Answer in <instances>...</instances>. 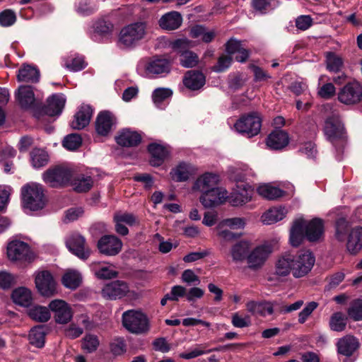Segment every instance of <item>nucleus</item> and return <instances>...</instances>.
Masks as SVG:
<instances>
[{"label": "nucleus", "instance_id": "obj_1", "mask_svg": "<svg viewBox=\"0 0 362 362\" xmlns=\"http://www.w3.org/2000/svg\"><path fill=\"white\" fill-rule=\"evenodd\" d=\"M324 133L327 139L332 144L337 151L341 153L346 142V132L339 115L334 114L326 119Z\"/></svg>", "mask_w": 362, "mask_h": 362}, {"label": "nucleus", "instance_id": "obj_2", "mask_svg": "<svg viewBox=\"0 0 362 362\" xmlns=\"http://www.w3.org/2000/svg\"><path fill=\"white\" fill-rule=\"evenodd\" d=\"M146 34V24L135 22L123 27L119 34L117 45L122 49L135 47Z\"/></svg>", "mask_w": 362, "mask_h": 362}, {"label": "nucleus", "instance_id": "obj_3", "mask_svg": "<svg viewBox=\"0 0 362 362\" xmlns=\"http://www.w3.org/2000/svg\"><path fill=\"white\" fill-rule=\"evenodd\" d=\"M23 207L30 211L44 208L46 199L43 187L37 183L27 184L21 189Z\"/></svg>", "mask_w": 362, "mask_h": 362}, {"label": "nucleus", "instance_id": "obj_4", "mask_svg": "<svg viewBox=\"0 0 362 362\" xmlns=\"http://www.w3.org/2000/svg\"><path fill=\"white\" fill-rule=\"evenodd\" d=\"M170 45L177 54L182 66L193 68L198 65L199 59L197 54L189 49L193 47L191 40L187 38L177 39L171 42Z\"/></svg>", "mask_w": 362, "mask_h": 362}, {"label": "nucleus", "instance_id": "obj_5", "mask_svg": "<svg viewBox=\"0 0 362 362\" xmlns=\"http://www.w3.org/2000/svg\"><path fill=\"white\" fill-rule=\"evenodd\" d=\"M122 325L129 332L142 334L150 329L147 316L139 310H129L122 314Z\"/></svg>", "mask_w": 362, "mask_h": 362}, {"label": "nucleus", "instance_id": "obj_6", "mask_svg": "<svg viewBox=\"0 0 362 362\" xmlns=\"http://www.w3.org/2000/svg\"><path fill=\"white\" fill-rule=\"evenodd\" d=\"M315 257L310 250H300L296 255H292L293 276L301 278L306 276L312 269Z\"/></svg>", "mask_w": 362, "mask_h": 362}, {"label": "nucleus", "instance_id": "obj_7", "mask_svg": "<svg viewBox=\"0 0 362 362\" xmlns=\"http://www.w3.org/2000/svg\"><path fill=\"white\" fill-rule=\"evenodd\" d=\"M337 99L346 105H356L362 101V83L352 81L341 88L337 93Z\"/></svg>", "mask_w": 362, "mask_h": 362}, {"label": "nucleus", "instance_id": "obj_8", "mask_svg": "<svg viewBox=\"0 0 362 362\" xmlns=\"http://www.w3.org/2000/svg\"><path fill=\"white\" fill-rule=\"evenodd\" d=\"M272 253V247L269 244H262L249 251L246 258L247 268L252 271L261 269Z\"/></svg>", "mask_w": 362, "mask_h": 362}, {"label": "nucleus", "instance_id": "obj_9", "mask_svg": "<svg viewBox=\"0 0 362 362\" xmlns=\"http://www.w3.org/2000/svg\"><path fill=\"white\" fill-rule=\"evenodd\" d=\"M72 177L71 170L62 166L49 168L43 173V180L52 187H64Z\"/></svg>", "mask_w": 362, "mask_h": 362}, {"label": "nucleus", "instance_id": "obj_10", "mask_svg": "<svg viewBox=\"0 0 362 362\" xmlns=\"http://www.w3.org/2000/svg\"><path fill=\"white\" fill-rule=\"evenodd\" d=\"M262 120L257 113L241 117L235 124V129L248 137L257 135L261 129Z\"/></svg>", "mask_w": 362, "mask_h": 362}, {"label": "nucleus", "instance_id": "obj_11", "mask_svg": "<svg viewBox=\"0 0 362 362\" xmlns=\"http://www.w3.org/2000/svg\"><path fill=\"white\" fill-rule=\"evenodd\" d=\"M50 311L54 313V318L57 324L66 325L71 321L74 312L70 305L65 300L55 299L49 303Z\"/></svg>", "mask_w": 362, "mask_h": 362}, {"label": "nucleus", "instance_id": "obj_12", "mask_svg": "<svg viewBox=\"0 0 362 362\" xmlns=\"http://www.w3.org/2000/svg\"><path fill=\"white\" fill-rule=\"evenodd\" d=\"M69 250L79 259L86 260L90 255V249L86 245V239L81 234L74 233L66 240Z\"/></svg>", "mask_w": 362, "mask_h": 362}, {"label": "nucleus", "instance_id": "obj_13", "mask_svg": "<svg viewBox=\"0 0 362 362\" xmlns=\"http://www.w3.org/2000/svg\"><path fill=\"white\" fill-rule=\"evenodd\" d=\"M7 255L12 261L31 262L34 259V254L29 245L19 240L11 242L7 247Z\"/></svg>", "mask_w": 362, "mask_h": 362}, {"label": "nucleus", "instance_id": "obj_14", "mask_svg": "<svg viewBox=\"0 0 362 362\" xmlns=\"http://www.w3.org/2000/svg\"><path fill=\"white\" fill-rule=\"evenodd\" d=\"M35 283L38 292L42 296L51 297L57 293L56 282L48 271L36 273Z\"/></svg>", "mask_w": 362, "mask_h": 362}, {"label": "nucleus", "instance_id": "obj_15", "mask_svg": "<svg viewBox=\"0 0 362 362\" xmlns=\"http://www.w3.org/2000/svg\"><path fill=\"white\" fill-rule=\"evenodd\" d=\"M122 240L114 235H103L97 243V248L100 253L106 256H115L122 249Z\"/></svg>", "mask_w": 362, "mask_h": 362}, {"label": "nucleus", "instance_id": "obj_16", "mask_svg": "<svg viewBox=\"0 0 362 362\" xmlns=\"http://www.w3.org/2000/svg\"><path fill=\"white\" fill-rule=\"evenodd\" d=\"M303 228L305 238L309 242L316 243L323 240L325 225L322 219L315 218L307 221L303 218Z\"/></svg>", "mask_w": 362, "mask_h": 362}, {"label": "nucleus", "instance_id": "obj_17", "mask_svg": "<svg viewBox=\"0 0 362 362\" xmlns=\"http://www.w3.org/2000/svg\"><path fill=\"white\" fill-rule=\"evenodd\" d=\"M117 118L110 111H102L99 112L95 120V131L103 136H108L115 128Z\"/></svg>", "mask_w": 362, "mask_h": 362}, {"label": "nucleus", "instance_id": "obj_18", "mask_svg": "<svg viewBox=\"0 0 362 362\" xmlns=\"http://www.w3.org/2000/svg\"><path fill=\"white\" fill-rule=\"evenodd\" d=\"M227 197L226 190L216 186L203 193L199 200L205 208H212L223 203Z\"/></svg>", "mask_w": 362, "mask_h": 362}, {"label": "nucleus", "instance_id": "obj_19", "mask_svg": "<svg viewBox=\"0 0 362 362\" xmlns=\"http://www.w3.org/2000/svg\"><path fill=\"white\" fill-rule=\"evenodd\" d=\"M129 292L127 283L114 281L106 284L102 289V296L110 300H116L125 296Z\"/></svg>", "mask_w": 362, "mask_h": 362}, {"label": "nucleus", "instance_id": "obj_20", "mask_svg": "<svg viewBox=\"0 0 362 362\" xmlns=\"http://www.w3.org/2000/svg\"><path fill=\"white\" fill-rule=\"evenodd\" d=\"M93 110L88 105H82L74 116L71 126L74 129H82L86 127L90 121Z\"/></svg>", "mask_w": 362, "mask_h": 362}, {"label": "nucleus", "instance_id": "obj_21", "mask_svg": "<svg viewBox=\"0 0 362 362\" xmlns=\"http://www.w3.org/2000/svg\"><path fill=\"white\" fill-rule=\"evenodd\" d=\"M182 82L187 88L192 90H197L204 86L206 78L201 71L191 70L185 73Z\"/></svg>", "mask_w": 362, "mask_h": 362}, {"label": "nucleus", "instance_id": "obj_22", "mask_svg": "<svg viewBox=\"0 0 362 362\" xmlns=\"http://www.w3.org/2000/svg\"><path fill=\"white\" fill-rule=\"evenodd\" d=\"M65 98L62 94H53L47 100V105L43 112L49 116H55L61 114L65 104Z\"/></svg>", "mask_w": 362, "mask_h": 362}, {"label": "nucleus", "instance_id": "obj_23", "mask_svg": "<svg viewBox=\"0 0 362 362\" xmlns=\"http://www.w3.org/2000/svg\"><path fill=\"white\" fill-rule=\"evenodd\" d=\"M196 173V168L190 163L185 162L180 163L170 172L171 178L176 182H184L187 180Z\"/></svg>", "mask_w": 362, "mask_h": 362}, {"label": "nucleus", "instance_id": "obj_24", "mask_svg": "<svg viewBox=\"0 0 362 362\" xmlns=\"http://www.w3.org/2000/svg\"><path fill=\"white\" fill-rule=\"evenodd\" d=\"M218 177L216 174L206 173L197 179L193 189L202 194L217 186Z\"/></svg>", "mask_w": 362, "mask_h": 362}, {"label": "nucleus", "instance_id": "obj_25", "mask_svg": "<svg viewBox=\"0 0 362 362\" xmlns=\"http://www.w3.org/2000/svg\"><path fill=\"white\" fill-rule=\"evenodd\" d=\"M288 134L281 129L274 130L267 137V145L272 149L279 150L288 144Z\"/></svg>", "mask_w": 362, "mask_h": 362}, {"label": "nucleus", "instance_id": "obj_26", "mask_svg": "<svg viewBox=\"0 0 362 362\" xmlns=\"http://www.w3.org/2000/svg\"><path fill=\"white\" fill-rule=\"evenodd\" d=\"M91 271L100 279H110L115 278L118 273L113 269V266L107 263L102 264L98 262H92L90 265Z\"/></svg>", "mask_w": 362, "mask_h": 362}, {"label": "nucleus", "instance_id": "obj_27", "mask_svg": "<svg viewBox=\"0 0 362 362\" xmlns=\"http://www.w3.org/2000/svg\"><path fill=\"white\" fill-rule=\"evenodd\" d=\"M148 150L151 156L150 163L152 166H160L169 153L165 146L156 143L149 144Z\"/></svg>", "mask_w": 362, "mask_h": 362}, {"label": "nucleus", "instance_id": "obj_28", "mask_svg": "<svg viewBox=\"0 0 362 362\" xmlns=\"http://www.w3.org/2000/svg\"><path fill=\"white\" fill-rule=\"evenodd\" d=\"M117 144L124 147H132L137 146L141 141L139 134L129 129H123L118 136L115 137Z\"/></svg>", "mask_w": 362, "mask_h": 362}, {"label": "nucleus", "instance_id": "obj_29", "mask_svg": "<svg viewBox=\"0 0 362 362\" xmlns=\"http://www.w3.org/2000/svg\"><path fill=\"white\" fill-rule=\"evenodd\" d=\"M359 346L357 339L351 335L340 339L337 342V350L339 354L351 356Z\"/></svg>", "mask_w": 362, "mask_h": 362}, {"label": "nucleus", "instance_id": "obj_30", "mask_svg": "<svg viewBox=\"0 0 362 362\" xmlns=\"http://www.w3.org/2000/svg\"><path fill=\"white\" fill-rule=\"evenodd\" d=\"M18 100L24 109H33L35 107V98L33 88L30 86H21L18 88Z\"/></svg>", "mask_w": 362, "mask_h": 362}, {"label": "nucleus", "instance_id": "obj_31", "mask_svg": "<svg viewBox=\"0 0 362 362\" xmlns=\"http://www.w3.org/2000/svg\"><path fill=\"white\" fill-rule=\"evenodd\" d=\"M250 251V243L245 240H240L232 245L230 255L233 262L242 263L246 260Z\"/></svg>", "mask_w": 362, "mask_h": 362}, {"label": "nucleus", "instance_id": "obj_32", "mask_svg": "<svg viewBox=\"0 0 362 362\" xmlns=\"http://www.w3.org/2000/svg\"><path fill=\"white\" fill-rule=\"evenodd\" d=\"M182 18L180 13L171 11L163 15L159 20V25L167 30L177 29L182 24Z\"/></svg>", "mask_w": 362, "mask_h": 362}, {"label": "nucleus", "instance_id": "obj_33", "mask_svg": "<svg viewBox=\"0 0 362 362\" xmlns=\"http://www.w3.org/2000/svg\"><path fill=\"white\" fill-rule=\"evenodd\" d=\"M246 308L249 313L254 315L266 316L274 313V305L271 302H256L251 300L247 303Z\"/></svg>", "mask_w": 362, "mask_h": 362}, {"label": "nucleus", "instance_id": "obj_34", "mask_svg": "<svg viewBox=\"0 0 362 362\" xmlns=\"http://www.w3.org/2000/svg\"><path fill=\"white\" fill-rule=\"evenodd\" d=\"M346 247L349 252L356 254L362 248V227H355L349 233Z\"/></svg>", "mask_w": 362, "mask_h": 362}, {"label": "nucleus", "instance_id": "obj_35", "mask_svg": "<svg viewBox=\"0 0 362 362\" xmlns=\"http://www.w3.org/2000/svg\"><path fill=\"white\" fill-rule=\"evenodd\" d=\"M290 274H293L292 255L285 254L277 259L274 274L279 277H285Z\"/></svg>", "mask_w": 362, "mask_h": 362}, {"label": "nucleus", "instance_id": "obj_36", "mask_svg": "<svg viewBox=\"0 0 362 362\" xmlns=\"http://www.w3.org/2000/svg\"><path fill=\"white\" fill-rule=\"evenodd\" d=\"M305 238L303 228V218L295 220L290 230V243L293 247H298Z\"/></svg>", "mask_w": 362, "mask_h": 362}, {"label": "nucleus", "instance_id": "obj_37", "mask_svg": "<svg viewBox=\"0 0 362 362\" xmlns=\"http://www.w3.org/2000/svg\"><path fill=\"white\" fill-rule=\"evenodd\" d=\"M28 317L37 322H47L51 318L49 308L40 305H33L27 310Z\"/></svg>", "mask_w": 362, "mask_h": 362}, {"label": "nucleus", "instance_id": "obj_38", "mask_svg": "<svg viewBox=\"0 0 362 362\" xmlns=\"http://www.w3.org/2000/svg\"><path fill=\"white\" fill-rule=\"evenodd\" d=\"M146 70L147 74L151 76L168 73L170 70V64L165 59H154L148 63Z\"/></svg>", "mask_w": 362, "mask_h": 362}, {"label": "nucleus", "instance_id": "obj_39", "mask_svg": "<svg viewBox=\"0 0 362 362\" xmlns=\"http://www.w3.org/2000/svg\"><path fill=\"white\" fill-rule=\"evenodd\" d=\"M233 346V344H229L226 346H221L212 349L206 350V344H197L196 346L193 348L190 351L180 354V357L184 359L189 360L206 354H209L211 351H226L228 348Z\"/></svg>", "mask_w": 362, "mask_h": 362}, {"label": "nucleus", "instance_id": "obj_40", "mask_svg": "<svg viewBox=\"0 0 362 362\" xmlns=\"http://www.w3.org/2000/svg\"><path fill=\"white\" fill-rule=\"evenodd\" d=\"M71 185L74 191L77 192H86L92 188L93 180L89 175L80 174L72 179Z\"/></svg>", "mask_w": 362, "mask_h": 362}, {"label": "nucleus", "instance_id": "obj_41", "mask_svg": "<svg viewBox=\"0 0 362 362\" xmlns=\"http://www.w3.org/2000/svg\"><path fill=\"white\" fill-rule=\"evenodd\" d=\"M17 78L18 81L37 83L40 78V72L35 67L26 65L18 70Z\"/></svg>", "mask_w": 362, "mask_h": 362}, {"label": "nucleus", "instance_id": "obj_42", "mask_svg": "<svg viewBox=\"0 0 362 362\" xmlns=\"http://www.w3.org/2000/svg\"><path fill=\"white\" fill-rule=\"evenodd\" d=\"M257 191L259 196L268 200L276 199L283 197L285 194L282 189L270 184L259 185Z\"/></svg>", "mask_w": 362, "mask_h": 362}, {"label": "nucleus", "instance_id": "obj_43", "mask_svg": "<svg viewBox=\"0 0 362 362\" xmlns=\"http://www.w3.org/2000/svg\"><path fill=\"white\" fill-rule=\"evenodd\" d=\"M189 35L192 38H200L203 42L209 43L216 37V32L203 25H197L190 29Z\"/></svg>", "mask_w": 362, "mask_h": 362}, {"label": "nucleus", "instance_id": "obj_44", "mask_svg": "<svg viewBox=\"0 0 362 362\" xmlns=\"http://www.w3.org/2000/svg\"><path fill=\"white\" fill-rule=\"evenodd\" d=\"M11 298L16 304L25 307L28 306L33 300L30 290L25 287L16 288L12 292Z\"/></svg>", "mask_w": 362, "mask_h": 362}, {"label": "nucleus", "instance_id": "obj_45", "mask_svg": "<svg viewBox=\"0 0 362 362\" xmlns=\"http://www.w3.org/2000/svg\"><path fill=\"white\" fill-rule=\"evenodd\" d=\"M45 334L44 326H35L30 330L28 334L30 344L37 348H42L45 346Z\"/></svg>", "mask_w": 362, "mask_h": 362}, {"label": "nucleus", "instance_id": "obj_46", "mask_svg": "<svg viewBox=\"0 0 362 362\" xmlns=\"http://www.w3.org/2000/svg\"><path fill=\"white\" fill-rule=\"evenodd\" d=\"M252 195V190L250 187L248 189L244 187L234 192L230 197V202L233 206H240L250 201Z\"/></svg>", "mask_w": 362, "mask_h": 362}, {"label": "nucleus", "instance_id": "obj_47", "mask_svg": "<svg viewBox=\"0 0 362 362\" xmlns=\"http://www.w3.org/2000/svg\"><path fill=\"white\" fill-rule=\"evenodd\" d=\"M285 216L284 208H272L264 213L261 218L264 224L270 225L282 220Z\"/></svg>", "mask_w": 362, "mask_h": 362}, {"label": "nucleus", "instance_id": "obj_48", "mask_svg": "<svg viewBox=\"0 0 362 362\" xmlns=\"http://www.w3.org/2000/svg\"><path fill=\"white\" fill-rule=\"evenodd\" d=\"M344 66L342 57L334 52L326 53V67L330 72H339Z\"/></svg>", "mask_w": 362, "mask_h": 362}, {"label": "nucleus", "instance_id": "obj_49", "mask_svg": "<svg viewBox=\"0 0 362 362\" xmlns=\"http://www.w3.org/2000/svg\"><path fill=\"white\" fill-rule=\"evenodd\" d=\"M81 282V276L79 272L75 270L66 272L62 278V283L66 288L76 289Z\"/></svg>", "mask_w": 362, "mask_h": 362}, {"label": "nucleus", "instance_id": "obj_50", "mask_svg": "<svg viewBox=\"0 0 362 362\" xmlns=\"http://www.w3.org/2000/svg\"><path fill=\"white\" fill-rule=\"evenodd\" d=\"M252 6L254 10L260 14H265L274 10L278 6L276 0H252Z\"/></svg>", "mask_w": 362, "mask_h": 362}, {"label": "nucleus", "instance_id": "obj_51", "mask_svg": "<svg viewBox=\"0 0 362 362\" xmlns=\"http://www.w3.org/2000/svg\"><path fill=\"white\" fill-rule=\"evenodd\" d=\"M98 9L96 3L90 0H81L76 5V12L83 16H88L95 13Z\"/></svg>", "mask_w": 362, "mask_h": 362}, {"label": "nucleus", "instance_id": "obj_52", "mask_svg": "<svg viewBox=\"0 0 362 362\" xmlns=\"http://www.w3.org/2000/svg\"><path fill=\"white\" fill-rule=\"evenodd\" d=\"M347 318L341 312L334 313L329 320L330 329L335 332H342L346 326Z\"/></svg>", "mask_w": 362, "mask_h": 362}, {"label": "nucleus", "instance_id": "obj_53", "mask_svg": "<svg viewBox=\"0 0 362 362\" xmlns=\"http://www.w3.org/2000/svg\"><path fill=\"white\" fill-rule=\"evenodd\" d=\"M100 345L98 337L94 334H86L82 340V349L87 353L95 352Z\"/></svg>", "mask_w": 362, "mask_h": 362}, {"label": "nucleus", "instance_id": "obj_54", "mask_svg": "<svg viewBox=\"0 0 362 362\" xmlns=\"http://www.w3.org/2000/svg\"><path fill=\"white\" fill-rule=\"evenodd\" d=\"M32 164L34 168H40L48 162V155L41 149H34L31 152Z\"/></svg>", "mask_w": 362, "mask_h": 362}, {"label": "nucleus", "instance_id": "obj_55", "mask_svg": "<svg viewBox=\"0 0 362 362\" xmlns=\"http://www.w3.org/2000/svg\"><path fill=\"white\" fill-rule=\"evenodd\" d=\"M64 66L71 71H79L86 66V63L82 57H71L65 60Z\"/></svg>", "mask_w": 362, "mask_h": 362}, {"label": "nucleus", "instance_id": "obj_56", "mask_svg": "<svg viewBox=\"0 0 362 362\" xmlns=\"http://www.w3.org/2000/svg\"><path fill=\"white\" fill-rule=\"evenodd\" d=\"M349 317L354 321L362 320V300L356 299L351 302L348 310Z\"/></svg>", "mask_w": 362, "mask_h": 362}, {"label": "nucleus", "instance_id": "obj_57", "mask_svg": "<svg viewBox=\"0 0 362 362\" xmlns=\"http://www.w3.org/2000/svg\"><path fill=\"white\" fill-rule=\"evenodd\" d=\"M114 28L113 24L105 19H98L94 24L95 32L101 35H107L112 33Z\"/></svg>", "mask_w": 362, "mask_h": 362}, {"label": "nucleus", "instance_id": "obj_58", "mask_svg": "<svg viewBox=\"0 0 362 362\" xmlns=\"http://www.w3.org/2000/svg\"><path fill=\"white\" fill-rule=\"evenodd\" d=\"M219 223L221 228L228 227L231 229H240L244 228L245 225V219L243 218L235 217L224 219Z\"/></svg>", "mask_w": 362, "mask_h": 362}, {"label": "nucleus", "instance_id": "obj_59", "mask_svg": "<svg viewBox=\"0 0 362 362\" xmlns=\"http://www.w3.org/2000/svg\"><path fill=\"white\" fill-rule=\"evenodd\" d=\"M348 230V222L344 218H339L336 223V238L340 242L344 241Z\"/></svg>", "mask_w": 362, "mask_h": 362}, {"label": "nucleus", "instance_id": "obj_60", "mask_svg": "<svg viewBox=\"0 0 362 362\" xmlns=\"http://www.w3.org/2000/svg\"><path fill=\"white\" fill-rule=\"evenodd\" d=\"M81 138L77 134L66 136L63 141V146L68 150H76L81 144Z\"/></svg>", "mask_w": 362, "mask_h": 362}, {"label": "nucleus", "instance_id": "obj_61", "mask_svg": "<svg viewBox=\"0 0 362 362\" xmlns=\"http://www.w3.org/2000/svg\"><path fill=\"white\" fill-rule=\"evenodd\" d=\"M318 307V303L315 301L309 302L305 308L298 313V322L303 324L308 320L312 313Z\"/></svg>", "mask_w": 362, "mask_h": 362}, {"label": "nucleus", "instance_id": "obj_62", "mask_svg": "<svg viewBox=\"0 0 362 362\" xmlns=\"http://www.w3.org/2000/svg\"><path fill=\"white\" fill-rule=\"evenodd\" d=\"M231 323L235 327H247L251 325L250 317L249 315L243 317L238 313H235L232 315Z\"/></svg>", "mask_w": 362, "mask_h": 362}, {"label": "nucleus", "instance_id": "obj_63", "mask_svg": "<svg viewBox=\"0 0 362 362\" xmlns=\"http://www.w3.org/2000/svg\"><path fill=\"white\" fill-rule=\"evenodd\" d=\"M16 21V16L13 11L8 9L0 13V25L1 26H11Z\"/></svg>", "mask_w": 362, "mask_h": 362}, {"label": "nucleus", "instance_id": "obj_64", "mask_svg": "<svg viewBox=\"0 0 362 362\" xmlns=\"http://www.w3.org/2000/svg\"><path fill=\"white\" fill-rule=\"evenodd\" d=\"M232 61L230 56L222 55L218 58L217 64L212 67V70L215 72H223L230 66Z\"/></svg>", "mask_w": 362, "mask_h": 362}]
</instances>
